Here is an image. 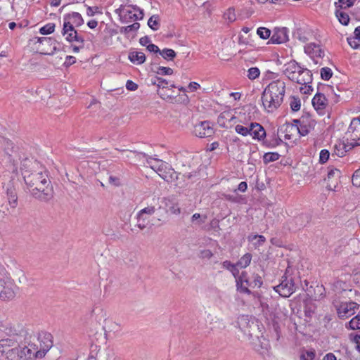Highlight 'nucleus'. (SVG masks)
<instances>
[{
  "label": "nucleus",
  "instance_id": "41",
  "mask_svg": "<svg viewBox=\"0 0 360 360\" xmlns=\"http://www.w3.org/2000/svg\"><path fill=\"white\" fill-rule=\"evenodd\" d=\"M148 27L153 31H156L160 27L159 16L158 15H152L148 20Z\"/></svg>",
  "mask_w": 360,
  "mask_h": 360
},
{
  "label": "nucleus",
  "instance_id": "5",
  "mask_svg": "<svg viewBox=\"0 0 360 360\" xmlns=\"http://www.w3.org/2000/svg\"><path fill=\"white\" fill-rule=\"evenodd\" d=\"M346 141H344V147L346 150H350L355 146H360V118L355 117L351 123L346 132Z\"/></svg>",
  "mask_w": 360,
  "mask_h": 360
},
{
  "label": "nucleus",
  "instance_id": "47",
  "mask_svg": "<svg viewBox=\"0 0 360 360\" xmlns=\"http://www.w3.org/2000/svg\"><path fill=\"white\" fill-rule=\"evenodd\" d=\"M290 105L292 111H298L300 109L301 106L300 99L298 97L291 96V101Z\"/></svg>",
  "mask_w": 360,
  "mask_h": 360
},
{
  "label": "nucleus",
  "instance_id": "32",
  "mask_svg": "<svg viewBox=\"0 0 360 360\" xmlns=\"http://www.w3.org/2000/svg\"><path fill=\"white\" fill-rule=\"evenodd\" d=\"M65 39L70 43L72 42H77L79 44H83L84 42V38L79 35L77 30L73 32H69L68 34H66Z\"/></svg>",
  "mask_w": 360,
  "mask_h": 360
},
{
  "label": "nucleus",
  "instance_id": "13",
  "mask_svg": "<svg viewBox=\"0 0 360 360\" xmlns=\"http://www.w3.org/2000/svg\"><path fill=\"white\" fill-rule=\"evenodd\" d=\"M292 77V80L296 83L304 86V87H307V90H313L312 86L310 85L312 82V74L310 70L303 68L302 71L299 72L295 77L294 75L291 76ZM299 90H303V86H300Z\"/></svg>",
  "mask_w": 360,
  "mask_h": 360
},
{
  "label": "nucleus",
  "instance_id": "63",
  "mask_svg": "<svg viewBox=\"0 0 360 360\" xmlns=\"http://www.w3.org/2000/svg\"><path fill=\"white\" fill-rule=\"evenodd\" d=\"M304 218H306L307 219V217L306 216H304V215H301V216L297 217H295L294 219L295 223L297 225V227H296L297 229H300L302 227L305 226V224L303 223V219Z\"/></svg>",
  "mask_w": 360,
  "mask_h": 360
},
{
  "label": "nucleus",
  "instance_id": "43",
  "mask_svg": "<svg viewBox=\"0 0 360 360\" xmlns=\"http://www.w3.org/2000/svg\"><path fill=\"white\" fill-rule=\"evenodd\" d=\"M55 24L50 22L39 29V33L42 35H47L52 34L55 30Z\"/></svg>",
  "mask_w": 360,
  "mask_h": 360
},
{
  "label": "nucleus",
  "instance_id": "40",
  "mask_svg": "<svg viewBox=\"0 0 360 360\" xmlns=\"http://www.w3.org/2000/svg\"><path fill=\"white\" fill-rule=\"evenodd\" d=\"M280 155L276 152H269L264 153L263 156V161L264 164H268L271 162L276 161L279 159Z\"/></svg>",
  "mask_w": 360,
  "mask_h": 360
},
{
  "label": "nucleus",
  "instance_id": "3",
  "mask_svg": "<svg viewBox=\"0 0 360 360\" xmlns=\"http://www.w3.org/2000/svg\"><path fill=\"white\" fill-rule=\"evenodd\" d=\"M131 153H134L135 158L138 160H141L142 158H146L147 164L150 165L153 170L158 172L160 176L163 179L165 177L164 174L167 176L168 173L174 174V169L168 163L160 159L149 157L147 154L142 152L131 151Z\"/></svg>",
  "mask_w": 360,
  "mask_h": 360
},
{
  "label": "nucleus",
  "instance_id": "8",
  "mask_svg": "<svg viewBox=\"0 0 360 360\" xmlns=\"http://www.w3.org/2000/svg\"><path fill=\"white\" fill-rule=\"evenodd\" d=\"M37 349L38 347L36 345L29 344L27 346L12 348L8 351V354L10 356H15L14 360H35L39 359L37 356Z\"/></svg>",
  "mask_w": 360,
  "mask_h": 360
},
{
  "label": "nucleus",
  "instance_id": "51",
  "mask_svg": "<svg viewBox=\"0 0 360 360\" xmlns=\"http://www.w3.org/2000/svg\"><path fill=\"white\" fill-rule=\"evenodd\" d=\"M259 74H260V71H259V68H257L256 67L250 68L248 70V77L250 79H256L257 77H258L259 76Z\"/></svg>",
  "mask_w": 360,
  "mask_h": 360
},
{
  "label": "nucleus",
  "instance_id": "62",
  "mask_svg": "<svg viewBox=\"0 0 360 360\" xmlns=\"http://www.w3.org/2000/svg\"><path fill=\"white\" fill-rule=\"evenodd\" d=\"M125 11L124 4L120 5V6L115 11V13L120 17V20L123 23L127 22V20H124V15H122V13L124 12L125 13Z\"/></svg>",
  "mask_w": 360,
  "mask_h": 360
},
{
  "label": "nucleus",
  "instance_id": "16",
  "mask_svg": "<svg viewBox=\"0 0 360 360\" xmlns=\"http://www.w3.org/2000/svg\"><path fill=\"white\" fill-rule=\"evenodd\" d=\"M288 33L289 30L285 27H275L269 44H280L287 42L289 40Z\"/></svg>",
  "mask_w": 360,
  "mask_h": 360
},
{
  "label": "nucleus",
  "instance_id": "14",
  "mask_svg": "<svg viewBox=\"0 0 360 360\" xmlns=\"http://www.w3.org/2000/svg\"><path fill=\"white\" fill-rule=\"evenodd\" d=\"M250 281L248 272L243 271L240 276L236 278V287L238 292L243 294L251 295L252 292L249 288H252L253 285Z\"/></svg>",
  "mask_w": 360,
  "mask_h": 360
},
{
  "label": "nucleus",
  "instance_id": "6",
  "mask_svg": "<svg viewBox=\"0 0 360 360\" xmlns=\"http://www.w3.org/2000/svg\"><path fill=\"white\" fill-rule=\"evenodd\" d=\"M16 290L17 286L6 276L5 269L0 265V300L6 301L13 299Z\"/></svg>",
  "mask_w": 360,
  "mask_h": 360
},
{
  "label": "nucleus",
  "instance_id": "57",
  "mask_svg": "<svg viewBox=\"0 0 360 360\" xmlns=\"http://www.w3.org/2000/svg\"><path fill=\"white\" fill-rule=\"evenodd\" d=\"M352 184L354 186H360V168L356 169L352 175Z\"/></svg>",
  "mask_w": 360,
  "mask_h": 360
},
{
  "label": "nucleus",
  "instance_id": "17",
  "mask_svg": "<svg viewBox=\"0 0 360 360\" xmlns=\"http://www.w3.org/2000/svg\"><path fill=\"white\" fill-rule=\"evenodd\" d=\"M316 124V122L309 113L303 115L301 117V126H298L299 134L302 136L307 135L314 129Z\"/></svg>",
  "mask_w": 360,
  "mask_h": 360
},
{
  "label": "nucleus",
  "instance_id": "55",
  "mask_svg": "<svg viewBox=\"0 0 360 360\" xmlns=\"http://www.w3.org/2000/svg\"><path fill=\"white\" fill-rule=\"evenodd\" d=\"M330 153L326 149H323L320 152L319 155V162L323 164L328 161L329 159Z\"/></svg>",
  "mask_w": 360,
  "mask_h": 360
},
{
  "label": "nucleus",
  "instance_id": "24",
  "mask_svg": "<svg viewBox=\"0 0 360 360\" xmlns=\"http://www.w3.org/2000/svg\"><path fill=\"white\" fill-rule=\"evenodd\" d=\"M250 135H251L253 139H257L258 140H262L266 136V131L263 127L258 123H251L250 125Z\"/></svg>",
  "mask_w": 360,
  "mask_h": 360
},
{
  "label": "nucleus",
  "instance_id": "35",
  "mask_svg": "<svg viewBox=\"0 0 360 360\" xmlns=\"http://www.w3.org/2000/svg\"><path fill=\"white\" fill-rule=\"evenodd\" d=\"M151 84L155 86L158 89H165L168 87V82L159 77H154L150 80Z\"/></svg>",
  "mask_w": 360,
  "mask_h": 360
},
{
  "label": "nucleus",
  "instance_id": "61",
  "mask_svg": "<svg viewBox=\"0 0 360 360\" xmlns=\"http://www.w3.org/2000/svg\"><path fill=\"white\" fill-rule=\"evenodd\" d=\"M347 39L348 44L352 49H357L359 48L360 44L359 43V40L358 39H356V37H348Z\"/></svg>",
  "mask_w": 360,
  "mask_h": 360
},
{
  "label": "nucleus",
  "instance_id": "39",
  "mask_svg": "<svg viewBox=\"0 0 360 360\" xmlns=\"http://www.w3.org/2000/svg\"><path fill=\"white\" fill-rule=\"evenodd\" d=\"M346 328L350 330L360 329V314L353 317L347 324Z\"/></svg>",
  "mask_w": 360,
  "mask_h": 360
},
{
  "label": "nucleus",
  "instance_id": "11",
  "mask_svg": "<svg viewBox=\"0 0 360 360\" xmlns=\"http://www.w3.org/2000/svg\"><path fill=\"white\" fill-rule=\"evenodd\" d=\"M39 345L37 346V352L39 359L43 358L53 346V336L47 332H41L38 335Z\"/></svg>",
  "mask_w": 360,
  "mask_h": 360
},
{
  "label": "nucleus",
  "instance_id": "34",
  "mask_svg": "<svg viewBox=\"0 0 360 360\" xmlns=\"http://www.w3.org/2000/svg\"><path fill=\"white\" fill-rule=\"evenodd\" d=\"M68 16H63V26L62 30V34L65 36L69 32H73L76 30L75 29L74 24L68 20Z\"/></svg>",
  "mask_w": 360,
  "mask_h": 360
},
{
  "label": "nucleus",
  "instance_id": "53",
  "mask_svg": "<svg viewBox=\"0 0 360 360\" xmlns=\"http://www.w3.org/2000/svg\"><path fill=\"white\" fill-rule=\"evenodd\" d=\"M136 219H137V224L136 226L141 229L143 230L146 228L147 224H146V219L143 216H139V214L136 215Z\"/></svg>",
  "mask_w": 360,
  "mask_h": 360
},
{
  "label": "nucleus",
  "instance_id": "42",
  "mask_svg": "<svg viewBox=\"0 0 360 360\" xmlns=\"http://www.w3.org/2000/svg\"><path fill=\"white\" fill-rule=\"evenodd\" d=\"M140 27V23L139 22H134L133 24L126 26V27H122L120 28V32L122 34H129L130 32H136Z\"/></svg>",
  "mask_w": 360,
  "mask_h": 360
},
{
  "label": "nucleus",
  "instance_id": "36",
  "mask_svg": "<svg viewBox=\"0 0 360 360\" xmlns=\"http://www.w3.org/2000/svg\"><path fill=\"white\" fill-rule=\"evenodd\" d=\"M144 13L143 10H140V12H139L138 14L133 13L131 11L127 10L125 11V14L124 15V20H127V19L129 20H140L143 18Z\"/></svg>",
  "mask_w": 360,
  "mask_h": 360
},
{
  "label": "nucleus",
  "instance_id": "37",
  "mask_svg": "<svg viewBox=\"0 0 360 360\" xmlns=\"http://www.w3.org/2000/svg\"><path fill=\"white\" fill-rule=\"evenodd\" d=\"M162 57L167 60H173L176 56V52L171 49L165 48L159 53Z\"/></svg>",
  "mask_w": 360,
  "mask_h": 360
},
{
  "label": "nucleus",
  "instance_id": "60",
  "mask_svg": "<svg viewBox=\"0 0 360 360\" xmlns=\"http://www.w3.org/2000/svg\"><path fill=\"white\" fill-rule=\"evenodd\" d=\"M99 13L101 14L102 11L98 6H87L86 8V14L89 16H94L95 14Z\"/></svg>",
  "mask_w": 360,
  "mask_h": 360
},
{
  "label": "nucleus",
  "instance_id": "54",
  "mask_svg": "<svg viewBox=\"0 0 360 360\" xmlns=\"http://www.w3.org/2000/svg\"><path fill=\"white\" fill-rule=\"evenodd\" d=\"M155 210L156 209L154 206H148L141 210L137 214H139V216L141 215L143 217H144V214L152 215L155 213Z\"/></svg>",
  "mask_w": 360,
  "mask_h": 360
},
{
  "label": "nucleus",
  "instance_id": "2",
  "mask_svg": "<svg viewBox=\"0 0 360 360\" xmlns=\"http://www.w3.org/2000/svg\"><path fill=\"white\" fill-rule=\"evenodd\" d=\"M131 153H134L135 158L138 160H141L142 158H146L147 164L150 165L153 170L158 172L160 176L163 179L165 177L164 174L167 176L168 173L174 174V169L168 163L160 159L149 157L147 154L142 152L131 151Z\"/></svg>",
  "mask_w": 360,
  "mask_h": 360
},
{
  "label": "nucleus",
  "instance_id": "48",
  "mask_svg": "<svg viewBox=\"0 0 360 360\" xmlns=\"http://www.w3.org/2000/svg\"><path fill=\"white\" fill-rule=\"evenodd\" d=\"M155 72L160 75H171L173 73V70L168 67L159 66L157 67Z\"/></svg>",
  "mask_w": 360,
  "mask_h": 360
},
{
  "label": "nucleus",
  "instance_id": "59",
  "mask_svg": "<svg viewBox=\"0 0 360 360\" xmlns=\"http://www.w3.org/2000/svg\"><path fill=\"white\" fill-rule=\"evenodd\" d=\"M341 172L336 169L332 168L328 172V179H330L332 178L339 179L340 177Z\"/></svg>",
  "mask_w": 360,
  "mask_h": 360
},
{
  "label": "nucleus",
  "instance_id": "33",
  "mask_svg": "<svg viewBox=\"0 0 360 360\" xmlns=\"http://www.w3.org/2000/svg\"><path fill=\"white\" fill-rule=\"evenodd\" d=\"M15 342L16 340L13 338H5L0 340V352L4 354L8 348L14 346Z\"/></svg>",
  "mask_w": 360,
  "mask_h": 360
},
{
  "label": "nucleus",
  "instance_id": "15",
  "mask_svg": "<svg viewBox=\"0 0 360 360\" xmlns=\"http://www.w3.org/2000/svg\"><path fill=\"white\" fill-rule=\"evenodd\" d=\"M2 144L4 153L6 155V159L9 163L7 166L8 169L14 173L17 171V163L12 155L14 149L13 143L9 139L4 138Z\"/></svg>",
  "mask_w": 360,
  "mask_h": 360
},
{
  "label": "nucleus",
  "instance_id": "10",
  "mask_svg": "<svg viewBox=\"0 0 360 360\" xmlns=\"http://www.w3.org/2000/svg\"><path fill=\"white\" fill-rule=\"evenodd\" d=\"M274 290L283 297H290L296 290V286L292 277L284 275L282 276L281 283L275 287Z\"/></svg>",
  "mask_w": 360,
  "mask_h": 360
},
{
  "label": "nucleus",
  "instance_id": "25",
  "mask_svg": "<svg viewBox=\"0 0 360 360\" xmlns=\"http://www.w3.org/2000/svg\"><path fill=\"white\" fill-rule=\"evenodd\" d=\"M280 131L285 134V139L288 140L292 139L293 133H299L298 126L289 122L283 124L280 128Z\"/></svg>",
  "mask_w": 360,
  "mask_h": 360
},
{
  "label": "nucleus",
  "instance_id": "56",
  "mask_svg": "<svg viewBox=\"0 0 360 360\" xmlns=\"http://www.w3.org/2000/svg\"><path fill=\"white\" fill-rule=\"evenodd\" d=\"M180 174L177 173L174 171V174L173 173H168V175L164 174V180L167 182H173L175 181H177L179 179Z\"/></svg>",
  "mask_w": 360,
  "mask_h": 360
},
{
  "label": "nucleus",
  "instance_id": "1",
  "mask_svg": "<svg viewBox=\"0 0 360 360\" xmlns=\"http://www.w3.org/2000/svg\"><path fill=\"white\" fill-rule=\"evenodd\" d=\"M21 172L33 197L41 201H48L53 198L48 172L38 162H32L27 159L24 160L21 165Z\"/></svg>",
  "mask_w": 360,
  "mask_h": 360
},
{
  "label": "nucleus",
  "instance_id": "29",
  "mask_svg": "<svg viewBox=\"0 0 360 360\" xmlns=\"http://www.w3.org/2000/svg\"><path fill=\"white\" fill-rule=\"evenodd\" d=\"M233 119H235V117L230 112L224 111L218 116L217 123L221 127H227L226 124V121H231Z\"/></svg>",
  "mask_w": 360,
  "mask_h": 360
},
{
  "label": "nucleus",
  "instance_id": "49",
  "mask_svg": "<svg viewBox=\"0 0 360 360\" xmlns=\"http://www.w3.org/2000/svg\"><path fill=\"white\" fill-rule=\"evenodd\" d=\"M333 75V72L330 68H323L321 70V77L324 80H328L330 78H331Z\"/></svg>",
  "mask_w": 360,
  "mask_h": 360
},
{
  "label": "nucleus",
  "instance_id": "27",
  "mask_svg": "<svg viewBox=\"0 0 360 360\" xmlns=\"http://www.w3.org/2000/svg\"><path fill=\"white\" fill-rule=\"evenodd\" d=\"M129 59L133 63L142 64L146 60V56L143 52L131 51L129 53Z\"/></svg>",
  "mask_w": 360,
  "mask_h": 360
},
{
  "label": "nucleus",
  "instance_id": "38",
  "mask_svg": "<svg viewBox=\"0 0 360 360\" xmlns=\"http://www.w3.org/2000/svg\"><path fill=\"white\" fill-rule=\"evenodd\" d=\"M252 260V255L246 253L237 262L236 265L240 268H246L250 264Z\"/></svg>",
  "mask_w": 360,
  "mask_h": 360
},
{
  "label": "nucleus",
  "instance_id": "30",
  "mask_svg": "<svg viewBox=\"0 0 360 360\" xmlns=\"http://www.w3.org/2000/svg\"><path fill=\"white\" fill-rule=\"evenodd\" d=\"M65 16H68V20H70L75 26L79 27L84 24V20L80 13L77 12H72L70 13H67L64 15Z\"/></svg>",
  "mask_w": 360,
  "mask_h": 360
},
{
  "label": "nucleus",
  "instance_id": "31",
  "mask_svg": "<svg viewBox=\"0 0 360 360\" xmlns=\"http://www.w3.org/2000/svg\"><path fill=\"white\" fill-rule=\"evenodd\" d=\"M6 193L10 205L12 207H15L18 202V196L15 189L13 187H8L7 188Z\"/></svg>",
  "mask_w": 360,
  "mask_h": 360
},
{
  "label": "nucleus",
  "instance_id": "7",
  "mask_svg": "<svg viewBox=\"0 0 360 360\" xmlns=\"http://www.w3.org/2000/svg\"><path fill=\"white\" fill-rule=\"evenodd\" d=\"M285 91H262V102L265 110L273 112L283 103Z\"/></svg>",
  "mask_w": 360,
  "mask_h": 360
},
{
  "label": "nucleus",
  "instance_id": "58",
  "mask_svg": "<svg viewBox=\"0 0 360 360\" xmlns=\"http://www.w3.org/2000/svg\"><path fill=\"white\" fill-rule=\"evenodd\" d=\"M251 282L252 285H253V288L255 287L260 288L263 284L262 278L259 274H254L253 280Z\"/></svg>",
  "mask_w": 360,
  "mask_h": 360
},
{
  "label": "nucleus",
  "instance_id": "45",
  "mask_svg": "<svg viewBox=\"0 0 360 360\" xmlns=\"http://www.w3.org/2000/svg\"><path fill=\"white\" fill-rule=\"evenodd\" d=\"M257 34L259 36V37L262 39H270L271 31L266 27H260L257 30Z\"/></svg>",
  "mask_w": 360,
  "mask_h": 360
},
{
  "label": "nucleus",
  "instance_id": "44",
  "mask_svg": "<svg viewBox=\"0 0 360 360\" xmlns=\"http://www.w3.org/2000/svg\"><path fill=\"white\" fill-rule=\"evenodd\" d=\"M354 2L353 0H338V2L335 3V6L340 9H347L353 6Z\"/></svg>",
  "mask_w": 360,
  "mask_h": 360
},
{
  "label": "nucleus",
  "instance_id": "26",
  "mask_svg": "<svg viewBox=\"0 0 360 360\" xmlns=\"http://www.w3.org/2000/svg\"><path fill=\"white\" fill-rule=\"evenodd\" d=\"M285 82L283 79H274L269 83L264 90H285Z\"/></svg>",
  "mask_w": 360,
  "mask_h": 360
},
{
  "label": "nucleus",
  "instance_id": "12",
  "mask_svg": "<svg viewBox=\"0 0 360 360\" xmlns=\"http://www.w3.org/2000/svg\"><path fill=\"white\" fill-rule=\"evenodd\" d=\"M359 304L355 302H341L336 306V310L339 318L347 319L355 314V310L358 309Z\"/></svg>",
  "mask_w": 360,
  "mask_h": 360
},
{
  "label": "nucleus",
  "instance_id": "19",
  "mask_svg": "<svg viewBox=\"0 0 360 360\" xmlns=\"http://www.w3.org/2000/svg\"><path fill=\"white\" fill-rule=\"evenodd\" d=\"M312 105L319 115H323L326 113L328 101L324 94L317 91L312 99Z\"/></svg>",
  "mask_w": 360,
  "mask_h": 360
},
{
  "label": "nucleus",
  "instance_id": "4",
  "mask_svg": "<svg viewBox=\"0 0 360 360\" xmlns=\"http://www.w3.org/2000/svg\"><path fill=\"white\" fill-rule=\"evenodd\" d=\"M131 153H134L135 158L138 160H141L142 158H146L147 164L150 165L153 170L158 172L160 176L163 179L165 177L164 174L167 176L168 173L174 174V169L168 163L160 159L149 157L147 154L142 152L131 151Z\"/></svg>",
  "mask_w": 360,
  "mask_h": 360
},
{
  "label": "nucleus",
  "instance_id": "50",
  "mask_svg": "<svg viewBox=\"0 0 360 360\" xmlns=\"http://www.w3.org/2000/svg\"><path fill=\"white\" fill-rule=\"evenodd\" d=\"M235 130L238 134H241L244 136L250 134V127H244V126L240 125V124H237L235 127Z\"/></svg>",
  "mask_w": 360,
  "mask_h": 360
},
{
  "label": "nucleus",
  "instance_id": "28",
  "mask_svg": "<svg viewBox=\"0 0 360 360\" xmlns=\"http://www.w3.org/2000/svg\"><path fill=\"white\" fill-rule=\"evenodd\" d=\"M342 9L336 8L335 14L340 23H341L342 25L346 26L348 25L350 20V18L346 12L342 11Z\"/></svg>",
  "mask_w": 360,
  "mask_h": 360
},
{
  "label": "nucleus",
  "instance_id": "20",
  "mask_svg": "<svg viewBox=\"0 0 360 360\" xmlns=\"http://www.w3.org/2000/svg\"><path fill=\"white\" fill-rule=\"evenodd\" d=\"M304 51L309 55L316 64L319 62L316 58H321L324 56V51L321 48L319 44L315 43H309L304 46Z\"/></svg>",
  "mask_w": 360,
  "mask_h": 360
},
{
  "label": "nucleus",
  "instance_id": "52",
  "mask_svg": "<svg viewBox=\"0 0 360 360\" xmlns=\"http://www.w3.org/2000/svg\"><path fill=\"white\" fill-rule=\"evenodd\" d=\"M2 331L4 332L6 335L10 337L18 335L17 330L11 325L4 326Z\"/></svg>",
  "mask_w": 360,
  "mask_h": 360
},
{
  "label": "nucleus",
  "instance_id": "46",
  "mask_svg": "<svg viewBox=\"0 0 360 360\" xmlns=\"http://www.w3.org/2000/svg\"><path fill=\"white\" fill-rule=\"evenodd\" d=\"M315 356L314 350H304L300 354V360H314Z\"/></svg>",
  "mask_w": 360,
  "mask_h": 360
},
{
  "label": "nucleus",
  "instance_id": "22",
  "mask_svg": "<svg viewBox=\"0 0 360 360\" xmlns=\"http://www.w3.org/2000/svg\"><path fill=\"white\" fill-rule=\"evenodd\" d=\"M302 68L295 60H291L285 65L284 73L288 77V79L292 80L291 77L292 75L295 77L302 71Z\"/></svg>",
  "mask_w": 360,
  "mask_h": 360
},
{
  "label": "nucleus",
  "instance_id": "64",
  "mask_svg": "<svg viewBox=\"0 0 360 360\" xmlns=\"http://www.w3.org/2000/svg\"><path fill=\"white\" fill-rule=\"evenodd\" d=\"M212 256L213 254L210 250H203L200 252V257L202 259H210Z\"/></svg>",
  "mask_w": 360,
  "mask_h": 360
},
{
  "label": "nucleus",
  "instance_id": "9",
  "mask_svg": "<svg viewBox=\"0 0 360 360\" xmlns=\"http://www.w3.org/2000/svg\"><path fill=\"white\" fill-rule=\"evenodd\" d=\"M34 43H39L38 50L40 54L52 56L58 49L56 44L57 41L52 37H34L32 39Z\"/></svg>",
  "mask_w": 360,
  "mask_h": 360
},
{
  "label": "nucleus",
  "instance_id": "21",
  "mask_svg": "<svg viewBox=\"0 0 360 360\" xmlns=\"http://www.w3.org/2000/svg\"><path fill=\"white\" fill-rule=\"evenodd\" d=\"M105 335L113 334L114 335H118L122 330V326L120 323L114 321L112 319H105V324L103 326Z\"/></svg>",
  "mask_w": 360,
  "mask_h": 360
},
{
  "label": "nucleus",
  "instance_id": "23",
  "mask_svg": "<svg viewBox=\"0 0 360 360\" xmlns=\"http://www.w3.org/2000/svg\"><path fill=\"white\" fill-rule=\"evenodd\" d=\"M186 91H169V102L171 103H186L188 101V96Z\"/></svg>",
  "mask_w": 360,
  "mask_h": 360
},
{
  "label": "nucleus",
  "instance_id": "18",
  "mask_svg": "<svg viewBox=\"0 0 360 360\" xmlns=\"http://www.w3.org/2000/svg\"><path fill=\"white\" fill-rule=\"evenodd\" d=\"M194 133L200 138H205L212 136L214 134V130L211 122L203 121L195 126Z\"/></svg>",
  "mask_w": 360,
  "mask_h": 360
}]
</instances>
